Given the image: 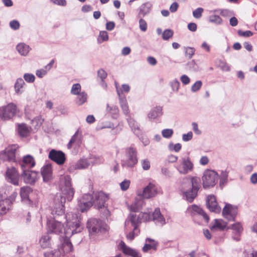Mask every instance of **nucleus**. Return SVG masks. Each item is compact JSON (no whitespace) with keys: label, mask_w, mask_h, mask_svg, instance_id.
<instances>
[{"label":"nucleus","mask_w":257,"mask_h":257,"mask_svg":"<svg viewBox=\"0 0 257 257\" xmlns=\"http://www.w3.org/2000/svg\"><path fill=\"white\" fill-rule=\"evenodd\" d=\"M182 146L180 144L178 143L175 145L170 144L169 145L170 149H173L175 152H179L181 149Z\"/></svg>","instance_id":"nucleus-59"},{"label":"nucleus","mask_w":257,"mask_h":257,"mask_svg":"<svg viewBox=\"0 0 257 257\" xmlns=\"http://www.w3.org/2000/svg\"><path fill=\"white\" fill-rule=\"evenodd\" d=\"M18 112L17 106L10 103L7 105L0 107V117L3 120L13 118Z\"/></svg>","instance_id":"nucleus-11"},{"label":"nucleus","mask_w":257,"mask_h":257,"mask_svg":"<svg viewBox=\"0 0 257 257\" xmlns=\"http://www.w3.org/2000/svg\"><path fill=\"white\" fill-rule=\"evenodd\" d=\"M128 122L134 133L137 135H139L140 134L141 129L140 125L138 124V123L134 119L132 118H130L128 120Z\"/></svg>","instance_id":"nucleus-35"},{"label":"nucleus","mask_w":257,"mask_h":257,"mask_svg":"<svg viewBox=\"0 0 257 257\" xmlns=\"http://www.w3.org/2000/svg\"><path fill=\"white\" fill-rule=\"evenodd\" d=\"M10 26L12 29L16 30L19 29L20 25L18 21L13 20L10 22Z\"/></svg>","instance_id":"nucleus-54"},{"label":"nucleus","mask_w":257,"mask_h":257,"mask_svg":"<svg viewBox=\"0 0 257 257\" xmlns=\"http://www.w3.org/2000/svg\"><path fill=\"white\" fill-rule=\"evenodd\" d=\"M206 204L208 208L211 212L219 213L221 207L218 205L216 197L213 195H208L206 199Z\"/></svg>","instance_id":"nucleus-19"},{"label":"nucleus","mask_w":257,"mask_h":257,"mask_svg":"<svg viewBox=\"0 0 257 257\" xmlns=\"http://www.w3.org/2000/svg\"><path fill=\"white\" fill-rule=\"evenodd\" d=\"M195 53V49L192 47H187L186 48L185 50V55L186 56L188 57L189 58H191L192 56L194 55Z\"/></svg>","instance_id":"nucleus-50"},{"label":"nucleus","mask_w":257,"mask_h":257,"mask_svg":"<svg viewBox=\"0 0 257 257\" xmlns=\"http://www.w3.org/2000/svg\"><path fill=\"white\" fill-rule=\"evenodd\" d=\"M142 167L144 170H148L150 168L151 164L150 161L147 159H144L141 161Z\"/></svg>","instance_id":"nucleus-49"},{"label":"nucleus","mask_w":257,"mask_h":257,"mask_svg":"<svg viewBox=\"0 0 257 257\" xmlns=\"http://www.w3.org/2000/svg\"><path fill=\"white\" fill-rule=\"evenodd\" d=\"M189 69L192 71H197L198 70V66L194 60H192L187 64Z\"/></svg>","instance_id":"nucleus-45"},{"label":"nucleus","mask_w":257,"mask_h":257,"mask_svg":"<svg viewBox=\"0 0 257 257\" xmlns=\"http://www.w3.org/2000/svg\"><path fill=\"white\" fill-rule=\"evenodd\" d=\"M92 196L93 197L92 203L94 207L98 209L102 208H105V210L107 212L106 215H108L109 213L106 208L105 202L109 199L108 195L103 192L100 191L94 193Z\"/></svg>","instance_id":"nucleus-8"},{"label":"nucleus","mask_w":257,"mask_h":257,"mask_svg":"<svg viewBox=\"0 0 257 257\" xmlns=\"http://www.w3.org/2000/svg\"><path fill=\"white\" fill-rule=\"evenodd\" d=\"M115 87L116 88L117 93V94L119 98V103H120L121 109H122L124 114L128 115L130 113V110H129V108H128V106L127 105V103L126 101V99L124 97H123L121 96L120 90L118 89V88H117V83L116 82H115Z\"/></svg>","instance_id":"nucleus-26"},{"label":"nucleus","mask_w":257,"mask_h":257,"mask_svg":"<svg viewBox=\"0 0 257 257\" xmlns=\"http://www.w3.org/2000/svg\"><path fill=\"white\" fill-rule=\"evenodd\" d=\"M131 182L128 180H124L120 183V188L123 191L126 190L130 185Z\"/></svg>","instance_id":"nucleus-51"},{"label":"nucleus","mask_w":257,"mask_h":257,"mask_svg":"<svg viewBox=\"0 0 257 257\" xmlns=\"http://www.w3.org/2000/svg\"><path fill=\"white\" fill-rule=\"evenodd\" d=\"M199 189V179L188 177L183 179L181 185V191L189 202H192L197 195Z\"/></svg>","instance_id":"nucleus-2"},{"label":"nucleus","mask_w":257,"mask_h":257,"mask_svg":"<svg viewBox=\"0 0 257 257\" xmlns=\"http://www.w3.org/2000/svg\"><path fill=\"white\" fill-rule=\"evenodd\" d=\"M25 80L28 82H33L35 80V76L31 74H25L24 76Z\"/></svg>","instance_id":"nucleus-56"},{"label":"nucleus","mask_w":257,"mask_h":257,"mask_svg":"<svg viewBox=\"0 0 257 257\" xmlns=\"http://www.w3.org/2000/svg\"><path fill=\"white\" fill-rule=\"evenodd\" d=\"M59 186L62 192V195L65 196L68 201H71L74 194V190L71 185L70 177L68 175H61Z\"/></svg>","instance_id":"nucleus-5"},{"label":"nucleus","mask_w":257,"mask_h":257,"mask_svg":"<svg viewBox=\"0 0 257 257\" xmlns=\"http://www.w3.org/2000/svg\"><path fill=\"white\" fill-rule=\"evenodd\" d=\"M203 9L202 8H198L195 9L193 12V16L196 19H199L202 17V13L203 12Z\"/></svg>","instance_id":"nucleus-46"},{"label":"nucleus","mask_w":257,"mask_h":257,"mask_svg":"<svg viewBox=\"0 0 257 257\" xmlns=\"http://www.w3.org/2000/svg\"><path fill=\"white\" fill-rule=\"evenodd\" d=\"M9 210V201L0 195V216L5 214Z\"/></svg>","instance_id":"nucleus-30"},{"label":"nucleus","mask_w":257,"mask_h":257,"mask_svg":"<svg viewBox=\"0 0 257 257\" xmlns=\"http://www.w3.org/2000/svg\"><path fill=\"white\" fill-rule=\"evenodd\" d=\"M81 91V85L79 83L74 84L73 85L71 92L72 94L77 95L80 94Z\"/></svg>","instance_id":"nucleus-44"},{"label":"nucleus","mask_w":257,"mask_h":257,"mask_svg":"<svg viewBox=\"0 0 257 257\" xmlns=\"http://www.w3.org/2000/svg\"><path fill=\"white\" fill-rule=\"evenodd\" d=\"M158 245V242L155 239L151 238L146 239V243L143 247V250L144 252H148L149 250L153 249L156 250Z\"/></svg>","instance_id":"nucleus-28"},{"label":"nucleus","mask_w":257,"mask_h":257,"mask_svg":"<svg viewBox=\"0 0 257 257\" xmlns=\"http://www.w3.org/2000/svg\"><path fill=\"white\" fill-rule=\"evenodd\" d=\"M41 173L44 182H47L52 179V168L51 165L48 164L42 167Z\"/></svg>","instance_id":"nucleus-24"},{"label":"nucleus","mask_w":257,"mask_h":257,"mask_svg":"<svg viewBox=\"0 0 257 257\" xmlns=\"http://www.w3.org/2000/svg\"><path fill=\"white\" fill-rule=\"evenodd\" d=\"M162 108L160 106H157L151 110L148 114L149 119H155L157 117L162 115Z\"/></svg>","instance_id":"nucleus-32"},{"label":"nucleus","mask_w":257,"mask_h":257,"mask_svg":"<svg viewBox=\"0 0 257 257\" xmlns=\"http://www.w3.org/2000/svg\"><path fill=\"white\" fill-rule=\"evenodd\" d=\"M19 133L22 137L28 136L30 132V128L25 124L19 125Z\"/></svg>","instance_id":"nucleus-36"},{"label":"nucleus","mask_w":257,"mask_h":257,"mask_svg":"<svg viewBox=\"0 0 257 257\" xmlns=\"http://www.w3.org/2000/svg\"><path fill=\"white\" fill-rule=\"evenodd\" d=\"M24 84L25 82L23 79L19 78L17 80L15 84V88L16 93L18 94L22 93L23 91L21 89L23 88Z\"/></svg>","instance_id":"nucleus-38"},{"label":"nucleus","mask_w":257,"mask_h":257,"mask_svg":"<svg viewBox=\"0 0 257 257\" xmlns=\"http://www.w3.org/2000/svg\"><path fill=\"white\" fill-rule=\"evenodd\" d=\"M173 134V131L172 129H164L162 131V134L163 137L165 138H170Z\"/></svg>","instance_id":"nucleus-48"},{"label":"nucleus","mask_w":257,"mask_h":257,"mask_svg":"<svg viewBox=\"0 0 257 257\" xmlns=\"http://www.w3.org/2000/svg\"><path fill=\"white\" fill-rule=\"evenodd\" d=\"M90 164L91 162L89 161L88 159H82L77 163L70 165L68 170L69 172L72 173L75 170L87 168Z\"/></svg>","instance_id":"nucleus-20"},{"label":"nucleus","mask_w":257,"mask_h":257,"mask_svg":"<svg viewBox=\"0 0 257 257\" xmlns=\"http://www.w3.org/2000/svg\"><path fill=\"white\" fill-rule=\"evenodd\" d=\"M89 161L91 162V164H97L101 162V159L99 157L93 156L91 157L88 159Z\"/></svg>","instance_id":"nucleus-61"},{"label":"nucleus","mask_w":257,"mask_h":257,"mask_svg":"<svg viewBox=\"0 0 257 257\" xmlns=\"http://www.w3.org/2000/svg\"><path fill=\"white\" fill-rule=\"evenodd\" d=\"M227 223L221 219H215L210 225L211 231L224 230L227 228Z\"/></svg>","instance_id":"nucleus-22"},{"label":"nucleus","mask_w":257,"mask_h":257,"mask_svg":"<svg viewBox=\"0 0 257 257\" xmlns=\"http://www.w3.org/2000/svg\"><path fill=\"white\" fill-rule=\"evenodd\" d=\"M87 227L90 233H97L106 229L105 224L98 219L95 218L90 219L88 220Z\"/></svg>","instance_id":"nucleus-12"},{"label":"nucleus","mask_w":257,"mask_h":257,"mask_svg":"<svg viewBox=\"0 0 257 257\" xmlns=\"http://www.w3.org/2000/svg\"><path fill=\"white\" fill-rule=\"evenodd\" d=\"M93 197L90 194H85L78 201V208L81 212L88 210L92 205Z\"/></svg>","instance_id":"nucleus-14"},{"label":"nucleus","mask_w":257,"mask_h":257,"mask_svg":"<svg viewBox=\"0 0 257 257\" xmlns=\"http://www.w3.org/2000/svg\"><path fill=\"white\" fill-rule=\"evenodd\" d=\"M202 82L200 80L197 81L192 86L191 90L193 92H196L200 89L202 86Z\"/></svg>","instance_id":"nucleus-52"},{"label":"nucleus","mask_w":257,"mask_h":257,"mask_svg":"<svg viewBox=\"0 0 257 257\" xmlns=\"http://www.w3.org/2000/svg\"><path fill=\"white\" fill-rule=\"evenodd\" d=\"M170 85L173 91L177 92L180 87V83L177 79H174L170 82Z\"/></svg>","instance_id":"nucleus-43"},{"label":"nucleus","mask_w":257,"mask_h":257,"mask_svg":"<svg viewBox=\"0 0 257 257\" xmlns=\"http://www.w3.org/2000/svg\"><path fill=\"white\" fill-rule=\"evenodd\" d=\"M238 34L240 36L244 37H249L252 36L253 35V33L250 31H246L245 32H243L241 30H239L238 31Z\"/></svg>","instance_id":"nucleus-55"},{"label":"nucleus","mask_w":257,"mask_h":257,"mask_svg":"<svg viewBox=\"0 0 257 257\" xmlns=\"http://www.w3.org/2000/svg\"><path fill=\"white\" fill-rule=\"evenodd\" d=\"M187 213L192 216L197 215H200L202 217L206 222H207L209 220V216L203 211L202 208L195 205H192L189 206L187 208Z\"/></svg>","instance_id":"nucleus-18"},{"label":"nucleus","mask_w":257,"mask_h":257,"mask_svg":"<svg viewBox=\"0 0 257 257\" xmlns=\"http://www.w3.org/2000/svg\"><path fill=\"white\" fill-rule=\"evenodd\" d=\"M17 50L21 55L26 56L30 51V47L28 45L22 43L17 45Z\"/></svg>","instance_id":"nucleus-33"},{"label":"nucleus","mask_w":257,"mask_h":257,"mask_svg":"<svg viewBox=\"0 0 257 257\" xmlns=\"http://www.w3.org/2000/svg\"><path fill=\"white\" fill-rule=\"evenodd\" d=\"M139 28L140 30L143 32L146 31L147 29V24L146 22L142 19H141L139 21Z\"/></svg>","instance_id":"nucleus-53"},{"label":"nucleus","mask_w":257,"mask_h":257,"mask_svg":"<svg viewBox=\"0 0 257 257\" xmlns=\"http://www.w3.org/2000/svg\"><path fill=\"white\" fill-rule=\"evenodd\" d=\"M67 198L61 195H57L54 198L53 204L51 206V213L53 215L60 216L64 213V204Z\"/></svg>","instance_id":"nucleus-6"},{"label":"nucleus","mask_w":257,"mask_h":257,"mask_svg":"<svg viewBox=\"0 0 257 257\" xmlns=\"http://www.w3.org/2000/svg\"><path fill=\"white\" fill-rule=\"evenodd\" d=\"M99 39H101L102 41H107L108 39V34L106 31H101L99 33Z\"/></svg>","instance_id":"nucleus-58"},{"label":"nucleus","mask_w":257,"mask_h":257,"mask_svg":"<svg viewBox=\"0 0 257 257\" xmlns=\"http://www.w3.org/2000/svg\"><path fill=\"white\" fill-rule=\"evenodd\" d=\"M48 71L47 69L45 70L43 69L38 70L36 71V75L38 77L42 78L47 73Z\"/></svg>","instance_id":"nucleus-63"},{"label":"nucleus","mask_w":257,"mask_h":257,"mask_svg":"<svg viewBox=\"0 0 257 257\" xmlns=\"http://www.w3.org/2000/svg\"><path fill=\"white\" fill-rule=\"evenodd\" d=\"M152 220L158 225H163L166 224L165 219L161 214L159 208L155 209L153 212Z\"/></svg>","instance_id":"nucleus-25"},{"label":"nucleus","mask_w":257,"mask_h":257,"mask_svg":"<svg viewBox=\"0 0 257 257\" xmlns=\"http://www.w3.org/2000/svg\"><path fill=\"white\" fill-rule=\"evenodd\" d=\"M140 223L142 221H150L152 220V213L150 214V212L149 210L146 212H141L139 216Z\"/></svg>","instance_id":"nucleus-34"},{"label":"nucleus","mask_w":257,"mask_h":257,"mask_svg":"<svg viewBox=\"0 0 257 257\" xmlns=\"http://www.w3.org/2000/svg\"><path fill=\"white\" fill-rule=\"evenodd\" d=\"M49 158L59 165H63L66 160L65 154L60 151L52 150L49 154Z\"/></svg>","instance_id":"nucleus-16"},{"label":"nucleus","mask_w":257,"mask_h":257,"mask_svg":"<svg viewBox=\"0 0 257 257\" xmlns=\"http://www.w3.org/2000/svg\"><path fill=\"white\" fill-rule=\"evenodd\" d=\"M77 97L76 99V103L78 105H82L85 102L87 99V95L84 92H80V94H77Z\"/></svg>","instance_id":"nucleus-39"},{"label":"nucleus","mask_w":257,"mask_h":257,"mask_svg":"<svg viewBox=\"0 0 257 257\" xmlns=\"http://www.w3.org/2000/svg\"><path fill=\"white\" fill-rule=\"evenodd\" d=\"M140 223L139 217L134 213L130 214L125 221L124 228L125 231H137L138 226Z\"/></svg>","instance_id":"nucleus-13"},{"label":"nucleus","mask_w":257,"mask_h":257,"mask_svg":"<svg viewBox=\"0 0 257 257\" xmlns=\"http://www.w3.org/2000/svg\"><path fill=\"white\" fill-rule=\"evenodd\" d=\"M35 165L34 158L30 155H27L23 157L21 167L24 169V167H27L29 168H32Z\"/></svg>","instance_id":"nucleus-29"},{"label":"nucleus","mask_w":257,"mask_h":257,"mask_svg":"<svg viewBox=\"0 0 257 257\" xmlns=\"http://www.w3.org/2000/svg\"><path fill=\"white\" fill-rule=\"evenodd\" d=\"M193 134L191 132H188L186 134H183L182 136V139L184 141H188L192 139Z\"/></svg>","instance_id":"nucleus-60"},{"label":"nucleus","mask_w":257,"mask_h":257,"mask_svg":"<svg viewBox=\"0 0 257 257\" xmlns=\"http://www.w3.org/2000/svg\"><path fill=\"white\" fill-rule=\"evenodd\" d=\"M77 135H78V131L76 132L75 133V134L72 137L71 140H70L69 143L67 145L68 148L71 149L72 148V145L76 141Z\"/></svg>","instance_id":"nucleus-57"},{"label":"nucleus","mask_w":257,"mask_h":257,"mask_svg":"<svg viewBox=\"0 0 257 257\" xmlns=\"http://www.w3.org/2000/svg\"><path fill=\"white\" fill-rule=\"evenodd\" d=\"M176 168L180 174L185 175L193 171L194 164L189 157H185L179 160Z\"/></svg>","instance_id":"nucleus-9"},{"label":"nucleus","mask_w":257,"mask_h":257,"mask_svg":"<svg viewBox=\"0 0 257 257\" xmlns=\"http://www.w3.org/2000/svg\"><path fill=\"white\" fill-rule=\"evenodd\" d=\"M98 76L102 79H104L107 76V73L103 69H100L97 72Z\"/></svg>","instance_id":"nucleus-64"},{"label":"nucleus","mask_w":257,"mask_h":257,"mask_svg":"<svg viewBox=\"0 0 257 257\" xmlns=\"http://www.w3.org/2000/svg\"><path fill=\"white\" fill-rule=\"evenodd\" d=\"M39 243L42 248L45 249L50 247L52 244L51 236L48 233L42 235L39 239Z\"/></svg>","instance_id":"nucleus-27"},{"label":"nucleus","mask_w":257,"mask_h":257,"mask_svg":"<svg viewBox=\"0 0 257 257\" xmlns=\"http://www.w3.org/2000/svg\"><path fill=\"white\" fill-rule=\"evenodd\" d=\"M231 229L237 233H240L243 230L242 226L239 222L233 224L231 226L228 227L227 229Z\"/></svg>","instance_id":"nucleus-40"},{"label":"nucleus","mask_w":257,"mask_h":257,"mask_svg":"<svg viewBox=\"0 0 257 257\" xmlns=\"http://www.w3.org/2000/svg\"><path fill=\"white\" fill-rule=\"evenodd\" d=\"M138 162L136 149L130 147L125 149V159L123 160L122 165L127 168L133 167Z\"/></svg>","instance_id":"nucleus-7"},{"label":"nucleus","mask_w":257,"mask_h":257,"mask_svg":"<svg viewBox=\"0 0 257 257\" xmlns=\"http://www.w3.org/2000/svg\"><path fill=\"white\" fill-rule=\"evenodd\" d=\"M118 246L125 254L131 255L133 257H142L141 253L138 252L137 250L126 246L125 243L122 241L120 242Z\"/></svg>","instance_id":"nucleus-23"},{"label":"nucleus","mask_w":257,"mask_h":257,"mask_svg":"<svg viewBox=\"0 0 257 257\" xmlns=\"http://www.w3.org/2000/svg\"><path fill=\"white\" fill-rule=\"evenodd\" d=\"M217 173L212 170H206L202 177L203 186L204 188L214 186L218 181Z\"/></svg>","instance_id":"nucleus-10"},{"label":"nucleus","mask_w":257,"mask_h":257,"mask_svg":"<svg viewBox=\"0 0 257 257\" xmlns=\"http://www.w3.org/2000/svg\"><path fill=\"white\" fill-rule=\"evenodd\" d=\"M43 120L40 116H37L32 120V125L35 129H38L42 124Z\"/></svg>","instance_id":"nucleus-41"},{"label":"nucleus","mask_w":257,"mask_h":257,"mask_svg":"<svg viewBox=\"0 0 257 257\" xmlns=\"http://www.w3.org/2000/svg\"><path fill=\"white\" fill-rule=\"evenodd\" d=\"M23 170L22 174V177L25 183L28 184L34 183L37 178V173L36 172L30 171L29 170Z\"/></svg>","instance_id":"nucleus-21"},{"label":"nucleus","mask_w":257,"mask_h":257,"mask_svg":"<svg viewBox=\"0 0 257 257\" xmlns=\"http://www.w3.org/2000/svg\"><path fill=\"white\" fill-rule=\"evenodd\" d=\"M173 35V32L171 30H166L164 31L162 34V37L164 40H168L170 38L172 37Z\"/></svg>","instance_id":"nucleus-47"},{"label":"nucleus","mask_w":257,"mask_h":257,"mask_svg":"<svg viewBox=\"0 0 257 257\" xmlns=\"http://www.w3.org/2000/svg\"><path fill=\"white\" fill-rule=\"evenodd\" d=\"M68 213L71 214L72 216H76L79 221L80 224L82 227V229L83 228V227L81 223V221H80L81 218H80V215L79 214L73 213L71 212H67L66 213V214L65 215V218L66 219V227L65 228H64L63 225L62 224L61 222H60L59 221H57L56 220H50L48 223V232L54 233L58 234L64 233V234L65 235V237H62L60 239V240L63 238H66V237H67L66 234H65V230H66V229H67L68 228L66 216L67 215V214Z\"/></svg>","instance_id":"nucleus-4"},{"label":"nucleus","mask_w":257,"mask_h":257,"mask_svg":"<svg viewBox=\"0 0 257 257\" xmlns=\"http://www.w3.org/2000/svg\"><path fill=\"white\" fill-rule=\"evenodd\" d=\"M237 213V208L230 204H226L222 210L223 216L229 221H233Z\"/></svg>","instance_id":"nucleus-17"},{"label":"nucleus","mask_w":257,"mask_h":257,"mask_svg":"<svg viewBox=\"0 0 257 257\" xmlns=\"http://www.w3.org/2000/svg\"><path fill=\"white\" fill-rule=\"evenodd\" d=\"M158 193V189L157 186L152 183H150L143 191L138 190L137 192L138 199L136 198L134 203L129 207L130 210L132 211L136 212L140 209L144 205L143 199H150L155 197Z\"/></svg>","instance_id":"nucleus-3"},{"label":"nucleus","mask_w":257,"mask_h":257,"mask_svg":"<svg viewBox=\"0 0 257 257\" xmlns=\"http://www.w3.org/2000/svg\"><path fill=\"white\" fill-rule=\"evenodd\" d=\"M32 192V189L29 187H22L20 191V195L22 200L26 203L30 202L29 195Z\"/></svg>","instance_id":"nucleus-31"},{"label":"nucleus","mask_w":257,"mask_h":257,"mask_svg":"<svg viewBox=\"0 0 257 257\" xmlns=\"http://www.w3.org/2000/svg\"><path fill=\"white\" fill-rule=\"evenodd\" d=\"M209 21L216 25H220L222 23V19L219 16L215 15L209 16Z\"/></svg>","instance_id":"nucleus-42"},{"label":"nucleus","mask_w":257,"mask_h":257,"mask_svg":"<svg viewBox=\"0 0 257 257\" xmlns=\"http://www.w3.org/2000/svg\"><path fill=\"white\" fill-rule=\"evenodd\" d=\"M181 81L183 84L186 85L190 83V79L186 75H183L180 78Z\"/></svg>","instance_id":"nucleus-62"},{"label":"nucleus","mask_w":257,"mask_h":257,"mask_svg":"<svg viewBox=\"0 0 257 257\" xmlns=\"http://www.w3.org/2000/svg\"><path fill=\"white\" fill-rule=\"evenodd\" d=\"M66 218L68 226V228L65 230L66 238L61 240L57 249L45 253V257H60L73 250V246L69 240V237L74 234L81 232L82 227L80 224L76 216H72L71 214L68 213Z\"/></svg>","instance_id":"nucleus-1"},{"label":"nucleus","mask_w":257,"mask_h":257,"mask_svg":"<svg viewBox=\"0 0 257 257\" xmlns=\"http://www.w3.org/2000/svg\"><path fill=\"white\" fill-rule=\"evenodd\" d=\"M6 180L14 185H19V174L14 167L8 168L6 174Z\"/></svg>","instance_id":"nucleus-15"},{"label":"nucleus","mask_w":257,"mask_h":257,"mask_svg":"<svg viewBox=\"0 0 257 257\" xmlns=\"http://www.w3.org/2000/svg\"><path fill=\"white\" fill-rule=\"evenodd\" d=\"M152 7V4L149 3L143 4L140 7V14L144 16L150 12Z\"/></svg>","instance_id":"nucleus-37"}]
</instances>
